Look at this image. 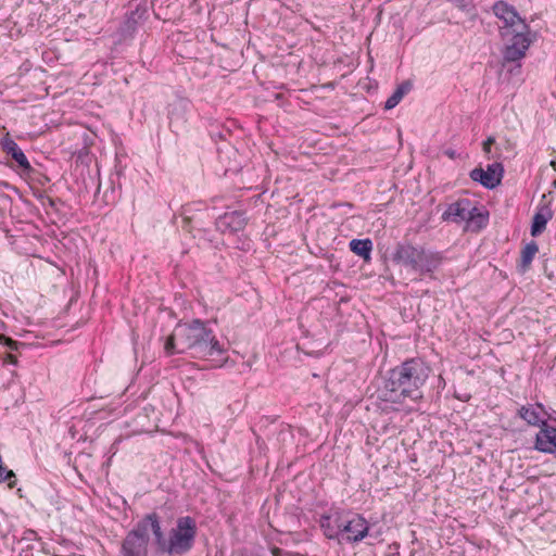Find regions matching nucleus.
Returning a JSON list of instances; mask_svg holds the SVG:
<instances>
[{
  "mask_svg": "<svg viewBox=\"0 0 556 556\" xmlns=\"http://www.w3.org/2000/svg\"><path fill=\"white\" fill-rule=\"evenodd\" d=\"M500 36L504 41L503 63H517L520 67V61L526 56L528 49L534 41V35L531 34L530 26L523 22L513 28L500 27Z\"/></svg>",
  "mask_w": 556,
  "mask_h": 556,
  "instance_id": "nucleus-4",
  "label": "nucleus"
},
{
  "mask_svg": "<svg viewBox=\"0 0 556 556\" xmlns=\"http://www.w3.org/2000/svg\"><path fill=\"white\" fill-rule=\"evenodd\" d=\"M386 556H400V543L393 542L390 544Z\"/></svg>",
  "mask_w": 556,
  "mask_h": 556,
  "instance_id": "nucleus-24",
  "label": "nucleus"
},
{
  "mask_svg": "<svg viewBox=\"0 0 556 556\" xmlns=\"http://www.w3.org/2000/svg\"><path fill=\"white\" fill-rule=\"evenodd\" d=\"M47 181H49V178L47 176H42V178L39 180L41 185L46 184Z\"/></svg>",
  "mask_w": 556,
  "mask_h": 556,
  "instance_id": "nucleus-29",
  "label": "nucleus"
},
{
  "mask_svg": "<svg viewBox=\"0 0 556 556\" xmlns=\"http://www.w3.org/2000/svg\"><path fill=\"white\" fill-rule=\"evenodd\" d=\"M424 250V245L413 244L409 241L399 242L393 249L391 260L394 264L413 271Z\"/></svg>",
  "mask_w": 556,
  "mask_h": 556,
  "instance_id": "nucleus-8",
  "label": "nucleus"
},
{
  "mask_svg": "<svg viewBox=\"0 0 556 556\" xmlns=\"http://www.w3.org/2000/svg\"><path fill=\"white\" fill-rule=\"evenodd\" d=\"M495 142V139L493 137H488L486 140L483 142V150L485 153H489L491 150V146Z\"/></svg>",
  "mask_w": 556,
  "mask_h": 556,
  "instance_id": "nucleus-25",
  "label": "nucleus"
},
{
  "mask_svg": "<svg viewBox=\"0 0 556 556\" xmlns=\"http://www.w3.org/2000/svg\"><path fill=\"white\" fill-rule=\"evenodd\" d=\"M444 256L441 252L425 248L418 264L415 265L413 271L419 276H430L441 267Z\"/></svg>",
  "mask_w": 556,
  "mask_h": 556,
  "instance_id": "nucleus-10",
  "label": "nucleus"
},
{
  "mask_svg": "<svg viewBox=\"0 0 556 556\" xmlns=\"http://www.w3.org/2000/svg\"><path fill=\"white\" fill-rule=\"evenodd\" d=\"M469 214H472V202L469 199H459L447 206L442 214V219L462 223L467 220Z\"/></svg>",
  "mask_w": 556,
  "mask_h": 556,
  "instance_id": "nucleus-15",
  "label": "nucleus"
},
{
  "mask_svg": "<svg viewBox=\"0 0 556 556\" xmlns=\"http://www.w3.org/2000/svg\"><path fill=\"white\" fill-rule=\"evenodd\" d=\"M341 526L342 534L340 535V543H358L362 540H364L369 532V526L367 520L358 514L344 516L343 523H341Z\"/></svg>",
  "mask_w": 556,
  "mask_h": 556,
  "instance_id": "nucleus-7",
  "label": "nucleus"
},
{
  "mask_svg": "<svg viewBox=\"0 0 556 556\" xmlns=\"http://www.w3.org/2000/svg\"><path fill=\"white\" fill-rule=\"evenodd\" d=\"M0 144L2 150L15 161L21 174L29 176L36 172L28 162L23 150L12 138L9 136L3 137Z\"/></svg>",
  "mask_w": 556,
  "mask_h": 556,
  "instance_id": "nucleus-11",
  "label": "nucleus"
},
{
  "mask_svg": "<svg viewBox=\"0 0 556 556\" xmlns=\"http://www.w3.org/2000/svg\"><path fill=\"white\" fill-rule=\"evenodd\" d=\"M192 102L185 97H177L168 104V124L173 132L179 134L187 129Z\"/></svg>",
  "mask_w": 556,
  "mask_h": 556,
  "instance_id": "nucleus-6",
  "label": "nucleus"
},
{
  "mask_svg": "<svg viewBox=\"0 0 556 556\" xmlns=\"http://www.w3.org/2000/svg\"><path fill=\"white\" fill-rule=\"evenodd\" d=\"M0 343L4 346L9 348L10 350H16L18 342L14 341L13 339L5 337L4 334L0 333Z\"/></svg>",
  "mask_w": 556,
  "mask_h": 556,
  "instance_id": "nucleus-23",
  "label": "nucleus"
},
{
  "mask_svg": "<svg viewBox=\"0 0 556 556\" xmlns=\"http://www.w3.org/2000/svg\"><path fill=\"white\" fill-rule=\"evenodd\" d=\"M46 200H47L48 205H49L50 207H52V208H53V207L55 206V200H54V199H52V198H50V197H46Z\"/></svg>",
  "mask_w": 556,
  "mask_h": 556,
  "instance_id": "nucleus-27",
  "label": "nucleus"
},
{
  "mask_svg": "<svg viewBox=\"0 0 556 556\" xmlns=\"http://www.w3.org/2000/svg\"><path fill=\"white\" fill-rule=\"evenodd\" d=\"M504 175V166L502 163L494 162L486 166V169L482 167H476L469 173V177L482 185L486 189L496 188L503 178Z\"/></svg>",
  "mask_w": 556,
  "mask_h": 556,
  "instance_id": "nucleus-9",
  "label": "nucleus"
},
{
  "mask_svg": "<svg viewBox=\"0 0 556 556\" xmlns=\"http://www.w3.org/2000/svg\"><path fill=\"white\" fill-rule=\"evenodd\" d=\"M152 516V533L154 535L157 551L169 556H184L188 554L194 546L197 538V522L190 516L179 517L175 527L168 531L165 536L159 516L155 513Z\"/></svg>",
  "mask_w": 556,
  "mask_h": 556,
  "instance_id": "nucleus-3",
  "label": "nucleus"
},
{
  "mask_svg": "<svg viewBox=\"0 0 556 556\" xmlns=\"http://www.w3.org/2000/svg\"><path fill=\"white\" fill-rule=\"evenodd\" d=\"M149 530L152 531V516L148 514L127 533L123 540L122 556H148Z\"/></svg>",
  "mask_w": 556,
  "mask_h": 556,
  "instance_id": "nucleus-5",
  "label": "nucleus"
},
{
  "mask_svg": "<svg viewBox=\"0 0 556 556\" xmlns=\"http://www.w3.org/2000/svg\"><path fill=\"white\" fill-rule=\"evenodd\" d=\"M413 85L409 80H405L402 84H400L396 89L393 91V93L384 102V109L386 110H392L394 109L403 99L405 94H407Z\"/></svg>",
  "mask_w": 556,
  "mask_h": 556,
  "instance_id": "nucleus-21",
  "label": "nucleus"
},
{
  "mask_svg": "<svg viewBox=\"0 0 556 556\" xmlns=\"http://www.w3.org/2000/svg\"><path fill=\"white\" fill-rule=\"evenodd\" d=\"M546 415L547 412L542 403L521 405L517 410V416L528 426L539 427L540 430L547 422Z\"/></svg>",
  "mask_w": 556,
  "mask_h": 556,
  "instance_id": "nucleus-12",
  "label": "nucleus"
},
{
  "mask_svg": "<svg viewBox=\"0 0 556 556\" xmlns=\"http://www.w3.org/2000/svg\"><path fill=\"white\" fill-rule=\"evenodd\" d=\"M8 362L15 364L17 362L16 357L12 354H8Z\"/></svg>",
  "mask_w": 556,
  "mask_h": 556,
  "instance_id": "nucleus-28",
  "label": "nucleus"
},
{
  "mask_svg": "<svg viewBox=\"0 0 556 556\" xmlns=\"http://www.w3.org/2000/svg\"><path fill=\"white\" fill-rule=\"evenodd\" d=\"M494 15L503 22L502 27L513 28L519 23L526 22L517 12L516 8L504 0H498L492 5Z\"/></svg>",
  "mask_w": 556,
  "mask_h": 556,
  "instance_id": "nucleus-14",
  "label": "nucleus"
},
{
  "mask_svg": "<svg viewBox=\"0 0 556 556\" xmlns=\"http://www.w3.org/2000/svg\"><path fill=\"white\" fill-rule=\"evenodd\" d=\"M489 223V212L480 210L472 204V214H469L466 220V229L472 232H478L485 228Z\"/></svg>",
  "mask_w": 556,
  "mask_h": 556,
  "instance_id": "nucleus-18",
  "label": "nucleus"
},
{
  "mask_svg": "<svg viewBox=\"0 0 556 556\" xmlns=\"http://www.w3.org/2000/svg\"><path fill=\"white\" fill-rule=\"evenodd\" d=\"M343 517L339 511L331 513L329 515H323L319 520V526L326 538L333 540H340V535L342 534V526Z\"/></svg>",
  "mask_w": 556,
  "mask_h": 556,
  "instance_id": "nucleus-16",
  "label": "nucleus"
},
{
  "mask_svg": "<svg viewBox=\"0 0 556 556\" xmlns=\"http://www.w3.org/2000/svg\"><path fill=\"white\" fill-rule=\"evenodd\" d=\"M350 250L364 258V261L370 260V254L372 251V242L370 239H353L350 241Z\"/></svg>",
  "mask_w": 556,
  "mask_h": 556,
  "instance_id": "nucleus-22",
  "label": "nucleus"
},
{
  "mask_svg": "<svg viewBox=\"0 0 556 556\" xmlns=\"http://www.w3.org/2000/svg\"><path fill=\"white\" fill-rule=\"evenodd\" d=\"M534 447L538 452H554L556 450V427L546 422L535 435Z\"/></svg>",
  "mask_w": 556,
  "mask_h": 556,
  "instance_id": "nucleus-17",
  "label": "nucleus"
},
{
  "mask_svg": "<svg viewBox=\"0 0 556 556\" xmlns=\"http://www.w3.org/2000/svg\"><path fill=\"white\" fill-rule=\"evenodd\" d=\"M539 252V245L535 241H530L528 242L521 250V253H520V262L518 264V269L520 273H526L535 254Z\"/></svg>",
  "mask_w": 556,
  "mask_h": 556,
  "instance_id": "nucleus-19",
  "label": "nucleus"
},
{
  "mask_svg": "<svg viewBox=\"0 0 556 556\" xmlns=\"http://www.w3.org/2000/svg\"><path fill=\"white\" fill-rule=\"evenodd\" d=\"M552 212L549 208H541L539 212H536L532 218L531 224V236L536 237L541 235L545 228L547 222L552 218Z\"/></svg>",
  "mask_w": 556,
  "mask_h": 556,
  "instance_id": "nucleus-20",
  "label": "nucleus"
},
{
  "mask_svg": "<svg viewBox=\"0 0 556 556\" xmlns=\"http://www.w3.org/2000/svg\"><path fill=\"white\" fill-rule=\"evenodd\" d=\"M431 368L420 357L406 359L390 369L377 390V406L383 414L415 410L414 405L422 399L421 388L429 378Z\"/></svg>",
  "mask_w": 556,
  "mask_h": 556,
  "instance_id": "nucleus-1",
  "label": "nucleus"
},
{
  "mask_svg": "<svg viewBox=\"0 0 556 556\" xmlns=\"http://www.w3.org/2000/svg\"><path fill=\"white\" fill-rule=\"evenodd\" d=\"M551 166L556 170V160H553V161L551 162Z\"/></svg>",
  "mask_w": 556,
  "mask_h": 556,
  "instance_id": "nucleus-30",
  "label": "nucleus"
},
{
  "mask_svg": "<svg viewBox=\"0 0 556 556\" xmlns=\"http://www.w3.org/2000/svg\"><path fill=\"white\" fill-rule=\"evenodd\" d=\"M164 348L167 355L189 353L192 357L210 362L215 368L224 366L228 359L227 349L216 339L207 323L198 318L178 323Z\"/></svg>",
  "mask_w": 556,
  "mask_h": 556,
  "instance_id": "nucleus-2",
  "label": "nucleus"
},
{
  "mask_svg": "<svg viewBox=\"0 0 556 556\" xmlns=\"http://www.w3.org/2000/svg\"><path fill=\"white\" fill-rule=\"evenodd\" d=\"M415 456H416V454H412V456L409 457V462H413V463L416 462V457Z\"/></svg>",
  "mask_w": 556,
  "mask_h": 556,
  "instance_id": "nucleus-31",
  "label": "nucleus"
},
{
  "mask_svg": "<svg viewBox=\"0 0 556 556\" xmlns=\"http://www.w3.org/2000/svg\"><path fill=\"white\" fill-rule=\"evenodd\" d=\"M247 226V217L244 212L233 211L227 212L224 215L219 216L215 220V227L218 231L225 232H238L244 229Z\"/></svg>",
  "mask_w": 556,
  "mask_h": 556,
  "instance_id": "nucleus-13",
  "label": "nucleus"
},
{
  "mask_svg": "<svg viewBox=\"0 0 556 556\" xmlns=\"http://www.w3.org/2000/svg\"><path fill=\"white\" fill-rule=\"evenodd\" d=\"M445 155H447L450 159H455L456 157V152L454 150H446L445 152Z\"/></svg>",
  "mask_w": 556,
  "mask_h": 556,
  "instance_id": "nucleus-26",
  "label": "nucleus"
}]
</instances>
